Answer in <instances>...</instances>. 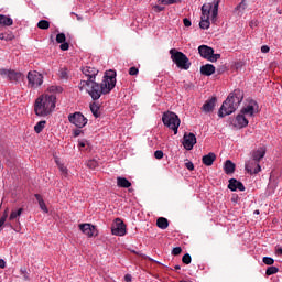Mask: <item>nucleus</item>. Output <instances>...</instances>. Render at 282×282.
Returning <instances> with one entry per match:
<instances>
[{"instance_id": "obj_1", "label": "nucleus", "mask_w": 282, "mask_h": 282, "mask_svg": "<svg viewBox=\"0 0 282 282\" xmlns=\"http://www.w3.org/2000/svg\"><path fill=\"white\" fill-rule=\"evenodd\" d=\"M82 73L88 77V79H82L79 83V89L83 91L87 88V93L90 95L93 100H99L101 95L110 94L117 84V73L115 70H108L104 75L101 83L95 82L96 76L98 75V68L87 65L82 67Z\"/></svg>"}, {"instance_id": "obj_2", "label": "nucleus", "mask_w": 282, "mask_h": 282, "mask_svg": "<svg viewBox=\"0 0 282 282\" xmlns=\"http://www.w3.org/2000/svg\"><path fill=\"white\" fill-rule=\"evenodd\" d=\"M243 98V90H239V88L234 90V93H230V95L227 97L221 108L219 109L218 116L220 118H224L226 116L234 113L242 102Z\"/></svg>"}, {"instance_id": "obj_3", "label": "nucleus", "mask_w": 282, "mask_h": 282, "mask_svg": "<svg viewBox=\"0 0 282 282\" xmlns=\"http://www.w3.org/2000/svg\"><path fill=\"white\" fill-rule=\"evenodd\" d=\"M55 95H41V97H37L35 100L34 112L39 117H46L55 109Z\"/></svg>"}, {"instance_id": "obj_4", "label": "nucleus", "mask_w": 282, "mask_h": 282, "mask_svg": "<svg viewBox=\"0 0 282 282\" xmlns=\"http://www.w3.org/2000/svg\"><path fill=\"white\" fill-rule=\"evenodd\" d=\"M170 55H171L172 62L180 69H183V70L191 69V59L188 58V56H186V54L177 51L176 48H171L170 50Z\"/></svg>"}, {"instance_id": "obj_5", "label": "nucleus", "mask_w": 282, "mask_h": 282, "mask_svg": "<svg viewBox=\"0 0 282 282\" xmlns=\"http://www.w3.org/2000/svg\"><path fill=\"white\" fill-rule=\"evenodd\" d=\"M162 122L165 127L174 131V134H177V129L180 128V123L182 122L180 120V117H177L174 112H165L162 116Z\"/></svg>"}, {"instance_id": "obj_6", "label": "nucleus", "mask_w": 282, "mask_h": 282, "mask_svg": "<svg viewBox=\"0 0 282 282\" xmlns=\"http://www.w3.org/2000/svg\"><path fill=\"white\" fill-rule=\"evenodd\" d=\"M198 53L200 57L207 59L210 63H216L218 59H220V54H215L214 48L207 45L198 46Z\"/></svg>"}, {"instance_id": "obj_7", "label": "nucleus", "mask_w": 282, "mask_h": 282, "mask_svg": "<svg viewBox=\"0 0 282 282\" xmlns=\"http://www.w3.org/2000/svg\"><path fill=\"white\" fill-rule=\"evenodd\" d=\"M0 75L8 78L10 83L18 84L23 79V73L17 72L14 69L0 68Z\"/></svg>"}, {"instance_id": "obj_8", "label": "nucleus", "mask_w": 282, "mask_h": 282, "mask_svg": "<svg viewBox=\"0 0 282 282\" xmlns=\"http://www.w3.org/2000/svg\"><path fill=\"white\" fill-rule=\"evenodd\" d=\"M111 234L113 236L123 237L127 234V226L121 218H116L111 225Z\"/></svg>"}, {"instance_id": "obj_9", "label": "nucleus", "mask_w": 282, "mask_h": 282, "mask_svg": "<svg viewBox=\"0 0 282 282\" xmlns=\"http://www.w3.org/2000/svg\"><path fill=\"white\" fill-rule=\"evenodd\" d=\"M28 86L31 88H36L43 84V76L36 70H30L28 73Z\"/></svg>"}, {"instance_id": "obj_10", "label": "nucleus", "mask_w": 282, "mask_h": 282, "mask_svg": "<svg viewBox=\"0 0 282 282\" xmlns=\"http://www.w3.org/2000/svg\"><path fill=\"white\" fill-rule=\"evenodd\" d=\"M68 120L79 129L84 128L88 123L87 118H85L80 112L69 115Z\"/></svg>"}, {"instance_id": "obj_11", "label": "nucleus", "mask_w": 282, "mask_h": 282, "mask_svg": "<svg viewBox=\"0 0 282 282\" xmlns=\"http://www.w3.org/2000/svg\"><path fill=\"white\" fill-rule=\"evenodd\" d=\"M23 214V208H19L18 210H12L10 216H9V226L17 232L21 231V226L19 223V217ZM14 220L18 223V226L14 227Z\"/></svg>"}, {"instance_id": "obj_12", "label": "nucleus", "mask_w": 282, "mask_h": 282, "mask_svg": "<svg viewBox=\"0 0 282 282\" xmlns=\"http://www.w3.org/2000/svg\"><path fill=\"white\" fill-rule=\"evenodd\" d=\"M246 170L250 175H258L261 171L260 162L251 159L246 163Z\"/></svg>"}, {"instance_id": "obj_13", "label": "nucleus", "mask_w": 282, "mask_h": 282, "mask_svg": "<svg viewBox=\"0 0 282 282\" xmlns=\"http://www.w3.org/2000/svg\"><path fill=\"white\" fill-rule=\"evenodd\" d=\"M79 229L89 238L98 236V231L96 229V226L85 223V224H79Z\"/></svg>"}, {"instance_id": "obj_14", "label": "nucleus", "mask_w": 282, "mask_h": 282, "mask_svg": "<svg viewBox=\"0 0 282 282\" xmlns=\"http://www.w3.org/2000/svg\"><path fill=\"white\" fill-rule=\"evenodd\" d=\"M258 104L253 99H251L249 101V105L241 109V113L253 117L254 113L258 112Z\"/></svg>"}, {"instance_id": "obj_15", "label": "nucleus", "mask_w": 282, "mask_h": 282, "mask_svg": "<svg viewBox=\"0 0 282 282\" xmlns=\"http://www.w3.org/2000/svg\"><path fill=\"white\" fill-rule=\"evenodd\" d=\"M196 144V137L193 133H185L183 137V145L187 151L193 150Z\"/></svg>"}, {"instance_id": "obj_16", "label": "nucleus", "mask_w": 282, "mask_h": 282, "mask_svg": "<svg viewBox=\"0 0 282 282\" xmlns=\"http://www.w3.org/2000/svg\"><path fill=\"white\" fill-rule=\"evenodd\" d=\"M228 189L231 192H245L246 187L240 181H237L236 178H230Z\"/></svg>"}, {"instance_id": "obj_17", "label": "nucleus", "mask_w": 282, "mask_h": 282, "mask_svg": "<svg viewBox=\"0 0 282 282\" xmlns=\"http://www.w3.org/2000/svg\"><path fill=\"white\" fill-rule=\"evenodd\" d=\"M267 150L265 148H259L258 150H253L251 152V160L260 163V161L265 156Z\"/></svg>"}, {"instance_id": "obj_18", "label": "nucleus", "mask_w": 282, "mask_h": 282, "mask_svg": "<svg viewBox=\"0 0 282 282\" xmlns=\"http://www.w3.org/2000/svg\"><path fill=\"white\" fill-rule=\"evenodd\" d=\"M249 124V121L246 119L245 115L240 113L236 117L234 121V127L238 129L246 128Z\"/></svg>"}, {"instance_id": "obj_19", "label": "nucleus", "mask_w": 282, "mask_h": 282, "mask_svg": "<svg viewBox=\"0 0 282 282\" xmlns=\"http://www.w3.org/2000/svg\"><path fill=\"white\" fill-rule=\"evenodd\" d=\"M216 72V67L213 64H205L200 66V74L203 76H212Z\"/></svg>"}, {"instance_id": "obj_20", "label": "nucleus", "mask_w": 282, "mask_h": 282, "mask_svg": "<svg viewBox=\"0 0 282 282\" xmlns=\"http://www.w3.org/2000/svg\"><path fill=\"white\" fill-rule=\"evenodd\" d=\"M216 97H212V99H208L207 101H205V105L203 106L202 110L206 113H209L214 110L215 106H216Z\"/></svg>"}, {"instance_id": "obj_21", "label": "nucleus", "mask_w": 282, "mask_h": 282, "mask_svg": "<svg viewBox=\"0 0 282 282\" xmlns=\"http://www.w3.org/2000/svg\"><path fill=\"white\" fill-rule=\"evenodd\" d=\"M117 186H118V188L128 189L132 186V183L126 177L118 176L117 177Z\"/></svg>"}, {"instance_id": "obj_22", "label": "nucleus", "mask_w": 282, "mask_h": 282, "mask_svg": "<svg viewBox=\"0 0 282 282\" xmlns=\"http://www.w3.org/2000/svg\"><path fill=\"white\" fill-rule=\"evenodd\" d=\"M213 4L212 3H205L202 7V17L203 20H209L210 12H212Z\"/></svg>"}, {"instance_id": "obj_23", "label": "nucleus", "mask_w": 282, "mask_h": 282, "mask_svg": "<svg viewBox=\"0 0 282 282\" xmlns=\"http://www.w3.org/2000/svg\"><path fill=\"white\" fill-rule=\"evenodd\" d=\"M14 24V21L9 15L1 14L0 26L10 28Z\"/></svg>"}, {"instance_id": "obj_24", "label": "nucleus", "mask_w": 282, "mask_h": 282, "mask_svg": "<svg viewBox=\"0 0 282 282\" xmlns=\"http://www.w3.org/2000/svg\"><path fill=\"white\" fill-rule=\"evenodd\" d=\"M156 227L162 229V230H166L170 227L169 219L165 218V217H159L156 219Z\"/></svg>"}, {"instance_id": "obj_25", "label": "nucleus", "mask_w": 282, "mask_h": 282, "mask_svg": "<svg viewBox=\"0 0 282 282\" xmlns=\"http://www.w3.org/2000/svg\"><path fill=\"white\" fill-rule=\"evenodd\" d=\"M216 160V154L210 152L207 155H204L202 161L206 166L213 165L214 161Z\"/></svg>"}, {"instance_id": "obj_26", "label": "nucleus", "mask_w": 282, "mask_h": 282, "mask_svg": "<svg viewBox=\"0 0 282 282\" xmlns=\"http://www.w3.org/2000/svg\"><path fill=\"white\" fill-rule=\"evenodd\" d=\"M235 169H236V165L230 160H227L225 162L224 170H225L226 175H231V173H235Z\"/></svg>"}, {"instance_id": "obj_27", "label": "nucleus", "mask_w": 282, "mask_h": 282, "mask_svg": "<svg viewBox=\"0 0 282 282\" xmlns=\"http://www.w3.org/2000/svg\"><path fill=\"white\" fill-rule=\"evenodd\" d=\"M90 110L93 112V116H95V118H99L100 117V107L98 104H96V101H94L91 105H90Z\"/></svg>"}, {"instance_id": "obj_28", "label": "nucleus", "mask_w": 282, "mask_h": 282, "mask_svg": "<svg viewBox=\"0 0 282 282\" xmlns=\"http://www.w3.org/2000/svg\"><path fill=\"white\" fill-rule=\"evenodd\" d=\"M37 29L46 31L50 29V22L47 20H41L37 23Z\"/></svg>"}, {"instance_id": "obj_29", "label": "nucleus", "mask_w": 282, "mask_h": 282, "mask_svg": "<svg viewBox=\"0 0 282 282\" xmlns=\"http://www.w3.org/2000/svg\"><path fill=\"white\" fill-rule=\"evenodd\" d=\"M210 25L209 19H203L200 18V23H199V28L202 30H208Z\"/></svg>"}, {"instance_id": "obj_30", "label": "nucleus", "mask_w": 282, "mask_h": 282, "mask_svg": "<svg viewBox=\"0 0 282 282\" xmlns=\"http://www.w3.org/2000/svg\"><path fill=\"white\" fill-rule=\"evenodd\" d=\"M56 163L58 165V169L61 170L62 176L67 177L68 176V169L64 164H62L57 161H56Z\"/></svg>"}, {"instance_id": "obj_31", "label": "nucleus", "mask_w": 282, "mask_h": 282, "mask_svg": "<svg viewBox=\"0 0 282 282\" xmlns=\"http://www.w3.org/2000/svg\"><path fill=\"white\" fill-rule=\"evenodd\" d=\"M46 121H40L36 123V126L34 127V131L36 133H41L43 131V129L45 128Z\"/></svg>"}, {"instance_id": "obj_32", "label": "nucleus", "mask_w": 282, "mask_h": 282, "mask_svg": "<svg viewBox=\"0 0 282 282\" xmlns=\"http://www.w3.org/2000/svg\"><path fill=\"white\" fill-rule=\"evenodd\" d=\"M0 40L6 41V42H10V41L14 40V35L7 34V33H0Z\"/></svg>"}, {"instance_id": "obj_33", "label": "nucleus", "mask_w": 282, "mask_h": 282, "mask_svg": "<svg viewBox=\"0 0 282 282\" xmlns=\"http://www.w3.org/2000/svg\"><path fill=\"white\" fill-rule=\"evenodd\" d=\"M8 217H9V212L8 209H6L3 215L0 218V228H2L6 225Z\"/></svg>"}, {"instance_id": "obj_34", "label": "nucleus", "mask_w": 282, "mask_h": 282, "mask_svg": "<svg viewBox=\"0 0 282 282\" xmlns=\"http://www.w3.org/2000/svg\"><path fill=\"white\" fill-rule=\"evenodd\" d=\"M279 272V269L278 267H268L267 268V275L268 276H271V275H274Z\"/></svg>"}, {"instance_id": "obj_35", "label": "nucleus", "mask_w": 282, "mask_h": 282, "mask_svg": "<svg viewBox=\"0 0 282 282\" xmlns=\"http://www.w3.org/2000/svg\"><path fill=\"white\" fill-rule=\"evenodd\" d=\"M59 78L68 79V69L66 67L59 69Z\"/></svg>"}, {"instance_id": "obj_36", "label": "nucleus", "mask_w": 282, "mask_h": 282, "mask_svg": "<svg viewBox=\"0 0 282 282\" xmlns=\"http://www.w3.org/2000/svg\"><path fill=\"white\" fill-rule=\"evenodd\" d=\"M87 166L89 167V169H93V170H95L96 167H98L99 166V163H98V161L97 160H89L88 162H87Z\"/></svg>"}, {"instance_id": "obj_37", "label": "nucleus", "mask_w": 282, "mask_h": 282, "mask_svg": "<svg viewBox=\"0 0 282 282\" xmlns=\"http://www.w3.org/2000/svg\"><path fill=\"white\" fill-rule=\"evenodd\" d=\"M56 42H57L58 44L65 43V42H66V36H65V34H64V33H58L57 36H56Z\"/></svg>"}, {"instance_id": "obj_38", "label": "nucleus", "mask_w": 282, "mask_h": 282, "mask_svg": "<svg viewBox=\"0 0 282 282\" xmlns=\"http://www.w3.org/2000/svg\"><path fill=\"white\" fill-rule=\"evenodd\" d=\"M192 258H191V253H185L182 258V262L186 265L191 264Z\"/></svg>"}, {"instance_id": "obj_39", "label": "nucleus", "mask_w": 282, "mask_h": 282, "mask_svg": "<svg viewBox=\"0 0 282 282\" xmlns=\"http://www.w3.org/2000/svg\"><path fill=\"white\" fill-rule=\"evenodd\" d=\"M129 75H130V76H138V75H139V68L135 67V66H131V67L129 68Z\"/></svg>"}, {"instance_id": "obj_40", "label": "nucleus", "mask_w": 282, "mask_h": 282, "mask_svg": "<svg viewBox=\"0 0 282 282\" xmlns=\"http://www.w3.org/2000/svg\"><path fill=\"white\" fill-rule=\"evenodd\" d=\"M219 1H220V0H218V1H216V2L214 3V8H213V19H216V17H217V14H218Z\"/></svg>"}, {"instance_id": "obj_41", "label": "nucleus", "mask_w": 282, "mask_h": 282, "mask_svg": "<svg viewBox=\"0 0 282 282\" xmlns=\"http://www.w3.org/2000/svg\"><path fill=\"white\" fill-rule=\"evenodd\" d=\"M262 262L267 265H273L274 264L273 258H268V257L262 258Z\"/></svg>"}, {"instance_id": "obj_42", "label": "nucleus", "mask_w": 282, "mask_h": 282, "mask_svg": "<svg viewBox=\"0 0 282 282\" xmlns=\"http://www.w3.org/2000/svg\"><path fill=\"white\" fill-rule=\"evenodd\" d=\"M181 0H161L163 6H173V3H178Z\"/></svg>"}, {"instance_id": "obj_43", "label": "nucleus", "mask_w": 282, "mask_h": 282, "mask_svg": "<svg viewBox=\"0 0 282 282\" xmlns=\"http://www.w3.org/2000/svg\"><path fill=\"white\" fill-rule=\"evenodd\" d=\"M154 158H155L156 160L163 159V158H164V152H163L162 150L155 151V152H154Z\"/></svg>"}, {"instance_id": "obj_44", "label": "nucleus", "mask_w": 282, "mask_h": 282, "mask_svg": "<svg viewBox=\"0 0 282 282\" xmlns=\"http://www.w3.org/2000/svg\"><path fill=\"white\" fill-rule=\"evenodd\" d=\"M182 253V247H174L172 250L173 256H180Z\"/></svg>"}, {"instance_id": "obj_45", "label": "nucleus", "mask_w": 282, "mask_h": 282, "mask_svg": "<svg viewBox=\"0 0 282 282\" xmlns=\"http://www.w3.org/2000/svg\"><path fill=\"white\" fill-rule=\"evenodd\" d=\"M61 50H62L63 52L68 51V50H69V44H68L67 42H63V43L61 44Z\"/></svg>"}, {"instance_id": "obj_46", "label": "nucleus", "mask_w": 282, "mask_h": 282, "mask_svg": "<svg viewBox=\"0 0 282 282\" xmlns=\"http://www.w3.org/2000/svg\"><path fill=\"white\" fill-rule=\"evenodd\" d=\"M39 205H40V208H41L42 212H44V213H46V214L48 213L47 207H46L44 200L41 202V203H39Z\"/></svg>"}, {"instance_id": "obj_47", "label": "nucleus", "mask_w": 282, "mask_h": 282, "mask_svg": "<svg viewBox=\"0 0 282 282\" xmlns=\"http://www.w3.org/2000/svg\"><path fill=\"white\" fill-rule=\"evenodd\" d=\"M185 167H186L187 170H189V171H193V170H194V164H193V162H191V161L186 162V163H185Z\"/></svg>"}, {"instance_id": "obj_48", "label": "nucleus", "mask_w": 282, "mask_h": 282, "mask_svg": "<svg viewBox=\"0 0 282 282\" xmlns=\"http://www.w3.org/2000/svg\"><path fill=\"white\" fill-rule=\"evenodd\" d=\"M260 51H262V54H268L270 52V47L268 45H262V48H260Z\"/></svg>"}, {"instance_id": "obj_49", "label": "nucleus", "mask_w": 282, "mask_h": 282, "mask_svg": "<svg viewBox=\"0 0 282 282\" xmlns=\"http://www.w3.org/2000/svg\"><path fill=\"white\" fill-rule=\"evenodd\" d=\"M183 24H184L185 28H191V25H192L191 21L187 18H185L183 20Z\"/></svg>"}, {"instance_id": "obj_50", "label": "nucleus", "mask_w": 282, "mask_h": 282, "mask_svg": "<svg viewBox=\"0 0 282 282\" xmlns=\"http://www.w3.org/2000/svg\"><path fill=\"white\" fill-rule=\"evenodd\" d=\"M34 197H35V199L37 200L39 204L44 202V199L42 198V196L40 194H35Z\"/></svg>"}, {"instance_id": "obj_51", "label": "nucleus", "mask_w": 282, "mask_h": 282, "mask_svg": "<svg viewBox=\"0 0 282 282\" xmlns=\"http://www.w3.org/2000/svg\"><path fill=\"white\" fill-rule=\"evenodd\" d=\"M7 262L6 260L0 259V269H6Z\"/></svg>"}, {"instance_id": "obj_52", "label": "nucleus", "mask_w": 282, "mask_h": 282, "mask_svg": "<svg viewBox=\"0 0 282 282\" xmlns=\"http://www.w3.org/2000/svg\"><path fill=\"white\" fill-rule=\"evenodd\" d=\"M57 89H58V86H51V87L48 88V90H50L51 93H56Z\"/></svg>"}, {"instance_id": "obj_53", "label": "nucleus", "mask_w": 282, "mask_h": 282, "mask_svg": "<svg viewBox=\"0 0 282 282\" xmlns=\"http://www.w3.org/2000/svg\"><path fill=\"white\" fill-rule=\"evenodd\" d=\"M82 133H83V131L79 130V129H77V130L74 131V137L77 138V137H79Z\"/></svg>"}, {"instance_id": "obj_54", "label": "nucleus", "mask_w": 282, "mask_h": 282, "mask_svg": "<svg viewBox=\"0 0 282 282\" xmlns=\"http://www.w3.org/2000/svg\"><path fill=\"white\" fill-rule=\"evenodd\" d=\"M131 280H132V276L130 274L124 275L126 282H131Z\"/></svg>"}, {"instance_id": "obj_55", "label": "nucleus", "mask_w": 282, "mask_h": 282, "mask_svg": "<svg viewBox=\"0 0 282 282\" xmlns=\"http://www.w3.org/2000/svg\"><path fill=\"white\" fill-rule=\"evenodd\" d=\"M275 253L278 256H282V247H278V249L275 250Z\"/></svg>"}, {"instance_id": "obj_56", "label": "nucleus", "mask_w": 282, "mask_h": 282, "mask_svg": "<svg viewBox=\"0 0 282 282\" xmlns=\"http://www.w3.org/2000/svg\"><path fill=\"white\" fill-rule=\"evenodd\" d=\"M86 147V142L85 141H82V142H79V148L82 149V148H85Z\"/></svg>"}, {"instance_id": "obj_57", "label": "nucleus", "mask_w": 282, "mask_h": 282, "mask_svg": "<svg viewBox=\"0 0 282 282\" xmlns=\"http://www.w3.org/2000/svg\"><path fill=\"white\" fill-rule=\"evenodd\" d=\"M245 2L242 1L237 8H238V10H240V8H243L245 9Z\"/></svg>"}, {"instance_id": "obj_58", "label": "nucleus", "mask_w": 282, "mask_h": 282, "mask_svg": "<svg viewBox=\"0 0 282 282\" xmlns=\"http://www.w3.org/2000/svg\"><path fill=\"white\" fill-rule=\"evenodd\" d=\"M63 88H61V86H57L56 93H62Z\"/></svg>"}, {"instance_id": "obj_59", "label": "nucleus", "mask_w": 282, "mask_h": 282, "mask_svg": "<svg viewBox=\"0 0 282 282\" xmlns=\"http://www.w3.org/2000/svg\"><path fill=\"white\" fill-rule=\"evenodd\" d=\"M174 269H175V270H181L182 267H180V264H175Z\"/></svg>"}, {"instance_id": "obj_60", "label": "nucleus", "mask_w": 282, "mask_h": 282, "mask_svg": "<svg viewBox=\"0 0 282 282\" xmlns=\"http://www.w3.org/2000/svg\"><path fill=\"white\" fill-rule=\"evenodd\" d=\"M254 215H260L259 209L254 210Z\"/></svg>"}, {"instance_id": "obj_61", "label": "nucleus", "mask_w": 282, "mask_h": 282, "mask_svg": "<svg viewBox=\"0 0 282 282\" xmlns=\"http://www.w3.org/2000/svg\"><path fill=\"white\" fill-rule=\"evenodd\" d=\"M24 280H26V281L29 280L26 275H24Z\"/></svg>"}, {"instance_id": "obj_62", "label": "nucleus", "mask_w": 282, "mask_h": 282, "mask_svg": "<svg viewBox=\"0 0 282 282\" xmlns=\"http://www.w3.org/2000/svg\"><path fill=\"white\" fill-rule=\"evenodd\" d=\"M181 282H186V281H181Z\"/></svg>"}]
</instances>
